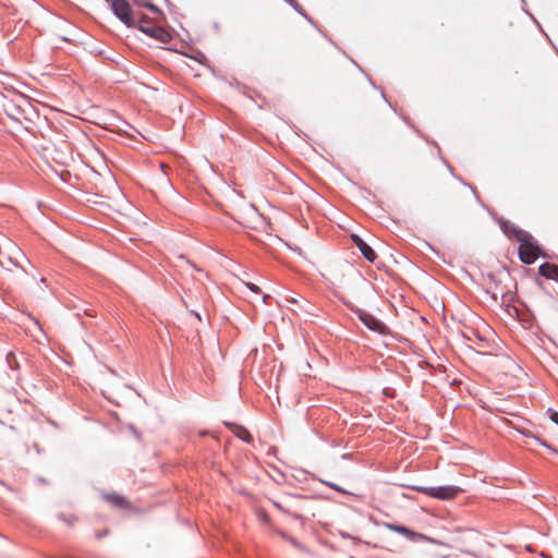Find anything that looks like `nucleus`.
<instances>
[{
    "label": "nucleus",
    "mask_w": 558,
    "mask_h": 558,
    "mask_svg": "<svg viewBox=\"0 0 558 558\" xmlns=\"http://www.w3.org/2000/svg\"><path fill=\"white\" fill-rule=\"evenodd\" d=\"M356 313L359 315V318L368 329L383 335L387 332V326L372 314L366 313L362 310H359Z\"/></svg>",
    "instance_id": "39448f33"
},
{
    "label": "nucleus",
    "mask_w": 558,
    "mask_h": 558,
    "mask_svg": "<svg viewBox=\"0 0 558 558\" xmlns=\"http://www.w3.org/2000/svg\"><path fill=\"white\" fill-rule=\"evenodd\" d=\"M246 287H247L251 291H253V292H255V293H259V292H260L259 287H258V286H256V284H254V283H252V282H247V283H246Z\"/></svg>",
    "instance_id": "f8f14e48"
},
{
    "label": "nucleus",
    "mask_w": 558,
    "mask_h": 558,
    "mask_svg": "<svg viewBox=\"0 0 558 558\" xmlns=\"http://www.w3.org/2000/svg\"><path fill=\"white\" fill-rule=\"evenodd\" d=\"M539 253V245L531 234L520 242L519 256L524 264H533L537 259Z\"/></svg>",
    "instance_id": "7ed1b4c3"
},
{
    "label": "nucleus",
    "mask_w": 558,
    "mask_h": 558,
    "mask_svg": "<svg viewBox=\"0 0 558 558\" xmlns=\"http://www.w3.org/2000/svg\"><path fill=\"white\" fill-rule=\"evenodd\" d=\"M413 488L426 496L441 500H451L462 492V489L457 486H415Z\"/></svg>",
    "instance_id": "f03ea898"
},
{
    "label": "nucleus",
    "mask_w": 558,
    "mask_h": 558,
    "mask_svg": "<svg viewBox=\"0 0 558 558\" xmlns=\"http://www.w3.org/2000/svg\"><path fill=\"white\" fill-rule=\"evenodd\" d=\"M384 525L386 529H388L390 531H393V532L404 535L407 538L411 539L412 542L423 541L426 538L423 534L414 532L403 525H398L395 523H385Z\"/></svg>",
    "instance_id": "423d86ee"
},
{
    "label": "nucleus",
    "mask_w": 558,
    "mask_h": 558,
    "mask_svg": "<svg viewBox=\"0 0 558 558\" xmlns=\"http://www.w3.org/2000/svg\"><path fill=\"white\" fill-rule=\"evenodd\" d=\"M505 233L509 236L518 241L522 242L530 234L526 231L515 227L514 225H505L504 227Z\"/></svg>",
    "instance_id": "6e6552de"
},
{
    "label": "nucleus",
    "mask_w": 558,
    "mask_h": 558,
    "mask_svg": "<svg viewBox=\"0 0 558 558\" xmlns=\"http://www.w3.org/2000/svg\"><path fill=\"white\" fill-rule=\"evenodd\" d=\"M542 445H544V446H546L548 449H550V450L555 451V450L551 448V446L547 445L546 442H542Z\"/></svg>",
    "instance_id": "dca6fc26"
},
{
    "label": "nucleus",
    "mask_w": 558,
    "mask_h": 558,
    "mask_svg": "<svg viewBox=\"0 0 558 558\" xmlns=\"http://www.w3.org/2000/svg\"><path fill=\"white\" fill-rule=\"evenodd\" d=\"M24 258L22 251L12 245L9 252L0 251V266L8 271H13L15 268H22L21 259Z\"/></svg>",
    "instance_id": "20e7f679"
},
{
    "label": "nucleus",
    "mask_w": 558,
    "mask_h": 558,
    "mask_svg": "<svg viewBox=\"0 0 558 558\" xmlns=\"http://www.w3.org/2000/svg\"><path fill=\"white\" fill-rule=\"evenodd\" d=\"M287 301L291 302V303H298V300L294 296H291L290 299H287Z\"/></svg>",
    "instance_id": "4468645a"
},
{
    "label": "nucleus",
    "mask_w": 558,
    "mask_h": 558,
    "mask_svg": "<svg viewBox=\"0 0 558 558\" xmlns=\"http://www.w3.org/2000/svg\"><path fill=\"white\" fill-rule=\"evenodd\" d=\"M226 425L230 428V430L239 438H241L242 440L246 441V442H250L252 441V436L250 434V432L241 426V425H238V424H234V423H226Z\"/></svg>",
    "instance_id": "1a4fd4ad"
},
{
    "label": "nucleus",
    "mask_w": 558,
    "mask_h": 558,
    "mask_svg": "<svg viewBox=\"0 0 558 558\" xmlns=\"http://www.w3.org/2000/svg\"><path fill=\"white\" fill-rule=\"evenodd\" d=\"M116 16L129 27H138L143 33L167 44L171 33L159 25L165 20L162 12L151 2H109Z\"/></svg>",
    "instance_id": "f257e3e1"
},
{
    "label": "nucleus",
    "mask_w": 558,
    "mask_h": 558,
    "mask_svg": "<svg viewBox=\"0 0 558 558\" xmlns=\"http://www.w3.org/2000/svg\"><path fill=\"white\" fill-rule=\"evenodd\" d=\"M268 298H269V295H268V294L264 295V296H263V302H264V303H266Z\"/></svg>",
    "instance_id": "2eb2a0df"
},
{
    "label": "nucleus",
    "mask_w": 558,
    "mask_h": 558,
    "mask_svg": "<svg viewBox=\"0 0 558 558\" xmlns=\"http://www.w3.org/2000/svg\"><path fill=\"white\" fill-rule=\"evenodd\" d=\"M195 316L201 320V315H198L197 313H195Z\"/></svg>",
    "instance_id": "f3484780"
},
{
    "label": "nucleus",
    "mask_w": 558,
    "mask_h": 558,
    "mask_svg": "<svg viewBox=\"0 0 558 558\" xmlns=\"http://www.w3.org/2000/svg\"><path fill=\"white\" fill-rule=\"evenodd\" d=\"M550 418L553 422H555L558 425V413L557 412L551 413Z\"/></svg>",
    "instance_id": "ddd939ff"
},
{
    "label": "nucleus",
    "mask_w": 558,
    "mask_h": 558,
    "mask_svg": "<svg viewBox=\"0 0 558 558\" xmlns=\"http://www.w3.org/2000/svg\"><path fill=\"white\" fill-rule=\"evenodd\" d=\"M352 242L359 247L362 255L368 260L374 262L377 257L373 248L365 243L357 234L351 235Z\"/></svg>",
    "instance_id": "0eeeda50"
},
{
    "label": "nucleus",
    "mask_w": 558,
    "mask_h": 558,
    "mask_svg": "<svg viewBox=\"0 0 558 558\" xmlns=\"http://www.w3.org/2000/svg\"><path fill=\"white\" fill-rule=\"evenodd\" d=\"M538 271L546 279H558V267L556 265L545 263L539 266Z\"/></svg>",
    "instance_id": "9d476101"
},
{
    "label": "nucleus",
    "mask_w": 558,
    "mask_h": 558,
    "mask_svg": "<svg viewBox=\"0 0 558 558\" xmlns=\"http://www.w3.org/2000/svg\"><path fill=\"white\" fill-rule=\"evenodd\" d=\"M104 498L109 504H111L113 507H117V508H126L129 506L128 500L122 495H119L116 493L106 494L104 496Z\"/></svg>",
    "instance_id": "9b49d317"
}]
</instances>
